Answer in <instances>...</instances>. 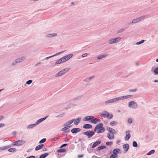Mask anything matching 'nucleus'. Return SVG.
I'll list each match as a JSON object with an SVG mask.
<instances>
[{
	"label": "nucleus",
	"instance_id": "obj_1",
	"mask_svg": "<svg viewBox=\"0 0 158 158\" xmlns=\"http://www.w3.org/2000/svg\"><path fill=\"white\" fill-rule=\"evenodd\" d=\"M103 123H100L98 124L95 127L94 131L98 133H100L105 131V129L103 127Z\"/></svg>",
	"mask_w": 158,
	"mask_h": 158
},
{
	"label": "nucleus",
	"instance_id": "obj_2",
	"mask_svg": "<svg viewBox=\"0 0 158 158\" xmlns=\"http://www.w3.org/2000/svg\"><path fill=\"white\" fill-rule=\"evenodd\" d=\"M128 106L130 108L132 109H136L138 107L137 104L134 101H131L129 102Z\"/></svg>",
	"mask_w": 158,
	"mask_h": 158
},
{
	"label": "nucleus",
	"instance_id": "obj_3",
	"mask_svg": "<svg viewBox=\"0 0 158 158\" xmlns=\"http://www.w3.org/2000/svg\"><path fill=\"white\" fill-rule=\"evenodd\" d=\"M101 117L103 118H108L110 119L112 118L113 115L112 114H109V113L107 111H104L100 114Z\"/></svg>",
	"mask_w": 158,
	"mask_h": 158
},
{
	"label": "nucleus",
	"instance_id": "obj_4",
	"mask_svg": "<svg viewBox=\"0 0 158 158\" xmlns=\"http://www.w3.org/2000/svg\"><path fill=\"white\" fill-rule=\"evenodd\" d=\"M146 18V16H141L139 18H136L135 19H133L131 22H130L129 23V24H134L135 23H137L139 22L140 21L143 20L145 18Z\"/></svg>",
	"mask_w": 158,
	"mask_h": 158
},
{
	"label": "nucleus",
	"instance_id": "obj_5",
	"mask_svg": "<svg viewBox=\"0 0 158 158\" xmlns=\"http://www.w3.org/2000/svg\"><path fill=\"white\" fill-rule=\"evenodd\" d=\"M118 101V97H117L108 100L105 102L104 103L106 105H108L111 103H115Z\"/></svg>",
	"mask_w": 158,
	"mask_h": 158
},
{
	"label": "nucleus",
	"instance_id": "obj_6",
	"mask_svg": "<svg viewBox=\"0 0 158 158\" xmlns=\"http://www.w3.org/2000/svg\"><path fill=\"white\" fill-rule=\"evenodd\" d=\"M69 69L68 68L64 69L61 70V71H60L56 74L55 77H57L61 76L62 75L65 73L66 72H68L69 70Z\"/></svg>",
	"mask_w": 158,
	"mask_h": 158
},
{
	"label": "nucleus",
	"instance_id": "obj_7",
	"mask_svg": "<svg viewBox=\"0 0 158 158\" xmlns=\"http://www.w3.org/2000/svg\"><path fill=\"white\" fill-rule=\"evenodd\" d=\"M83 134L85 135L88 136V138L91 137L92 136L95 134L94 132L93 131H89L86 132H84Z\"/></svg>",
	"mask_w": 158,
	"mask_h": 158
},
{
	"label": "nucleus",
	"instance_id": "obj_8",
	"mask_svg": "<svg viewBox=\"0 0 158 158\" xmlns=\"http://www.w3.org/2000/svg\"><path fill=\"white\" fill-rule=\"evenodd\" d=\"M133 97V95H129L126 96H122L118 97V101L121 100L125 99L127 98H130Z\"/></svg>",
	"mask_w": 158,
	"mask_h": 158
},
{
	"label": "nucleus",
	"instance_id": "obj_9",
	"mask_svg": "<svg viewBox=\"0 0 158 158\" xmlns=\"http://www.w3.org/2000/svg\"><path fill=\"white\" fill-rule=\"evenodd\" d=\"M73 56V54L71 53L63 56V57L65 62H66L71 58Z\"/></svg>",
	"mask_w": 158,
	"mask_h": 158
},
{
	"label": "nucleus",
	"instance_id": "obj_10",
	"mask_svg": "<svg viewBox=\"0 0 158 158\" xmlns=\"http://www.w3.org/2000/svg\"><path fill=\"white\" fill-rule=\"evenodd\" d=\"M130 132L131 131L130 130L127 131L126 132L125 134L126 136L124 138L125 140L128 141L131 137V135L130 133Z\"/></svg>",
	"mask_w": 158,
	"mask_h": 158
},
{
	"label": "nucleus",
	"instance_id": "obj_11",
	"mask_svg": "<svg viewBox=\"0 0 158 158\" xmlns=\"http://www.w3.org/2000/svg\"><path fill=\"white\" fill-rule=\"evenodd\" d=\"M129 148V145L128 144H126L123 145V148L125 151L123 152L124 153H126L128 150Z\"/></svg>",
	"mask_w": 158,
	"mask_h": 158
},
{
	"label": "nucleus",
	"instance_id": "obj_12",
	"mask_svg": "<svg viewBox=\"0 0 158 158\" xmlns=\"http://www.w3.org/2000/svg\"><path fill=\"white\" fill-rule=\"evenodd\" d=\"M154 67H152L151 69V71L154 73L155 75H158V67L154 69Z\"/></svg>",
	"mask_w": 158,
	"mask_h": 158
},
{
	"label": "nucleus",
	"instance_id": "obj_13",
	"mask_svg": "<svg viewBox=\"0 0 158 158\" xmlns=\"http://www.w3.org/2000/svg\"><path fill=\"white\" fill-rule=\"evenodd\" d=\"M81 131V129L78 128H74L71 130V132L72 133L74 134L77 133V132H80Z\"/></svg>",
	"mask_w": 158,
	"mask_h": 158
},
{
	"label": "nucleus",
	"instance_id": "obj_14",
	"mask_svg": "<svg viewBox=\"0 0 158 158\" xmlns=\"http://www.w3.org/2000/svg\"><path fill=\"white\" fill-rule=\"evenodd\" d=\"M101 120L100 119L98 118H94L93 117V118L92 119V120L91 121V122L94 124L97 123H98L100 122Z\"/></svg>",
	"mask_w": 158,
	"mask_h": 158
},
{
	"label": "nucleus",
	"instance_id": "obj_15",
	"mask_svg": "<svg viewBox=\"0 0 158 158\" xmlns=\"http://www.w3.org/2000/svg\"><path fill=\"white\" fill-rule=\"evenodd\" d=\"M65 62V60H64V59L63 57H62L61 58H60L58 60H57L56 62V64H61Z\"/></svg>",
	"mask_w": 158,
	"mask_h": 158
},
{
	"label": "nucleus",
	"instance_id": "obj_16",
	"mask_svg": "<svg viewBox=\"0 0 158 158\" xmlns=\"http://www.w3.org/2000/svg\"><path fill=\"white\" fill-rule=\"evenodd\" d=\"M75 120V119H72L66 123L64 125V126H69V125L72 124Z\"/></svg>",
	"mask_w": 158,
	"mask_h": 158
},
{
	"label": "nucleus",
	"instance_id": "obj_17",
	"mask_svg": "<svg viewBox=\"0 0 158 158\" xmlns=\"http://www.w3.org/2000/svg\"><path fill=\"white\" fill-rule=\"evenodd\" d=\"M25 59V57L23 56L16 59V60L18 63L23 62Z\"/></svg>",
	"mask_w": 158,
	"mask_h": 158
},
{
	"label": "nucleus",
	"instance_id": "obj_18",
	"mask_svg": "<svg viewBox=\"0 0 158 158\" xmlns=\"http://www.w3.org/2000/svg\"><path fill=\"white\" fill-rule=\"evenodd\" d=\"M17 146H21L25 143V141L23 140H18L16 141Z\"/></svg>",
	"mask_w": 158,
	"mask_h": 158
},
{
	"label": "nucleus",
	"instance_id": "obj_19",
	"mask_svg": "<svg viewBox=\"0 0 158 158\" xmlns=\"http://www.w3.org/2000/svg\"><path fill=\"white\" fill-rule=\"evenodd\" d=\"M47 118V117H45L40 119L36 122L35 123V124L36 126L39 124L40 123H41V122L46 119Z\"/></svg>",
	"mask_w": 158,
	"mask_h": 158
},
{
	"label": "nucleus",
	"instance_id": "obj_20",
	"mask_svg": "<svg viewBox=\"0 0 158 158\" xmlns=\"http://www.w3.org/2000/svg\"><path fill=\"white\" fill-rule=\"evenodd\" d=\"M107 56V55L106 54L101 55L98 56V57H97V59L98 60H101L105 58Z\"/></svg>",
	"mask_w": 158,
	"mask_h": 158
},
{
	"label": "nucleus",
	"instance_id": "obj_21",
	"mask_svg": "<svg viewBox=\"0 0 158 158\" xmlns=\"http://www.w3.org/2000/svg\"><path fill=\"white\" fill-rule=\"evenodd\" d=\"M57 34L56 33H52L47 34L45 35V37L47 38H51L54 37H55L57 36Z\"/></svg>",
	"mask_w": 158,
	"mask_h": 158
},
{
	"label": "nucleus",
	"instance_id": "obj_22",
	"mask_svg": "<svg viewBox=\"0 0 158 158\" xmlns=\"http://www.w3.org/2000/svg\"><path fill=\"white\" fill-rule=\"evenodd\" d=\"M107 130L111 134H115L116 133V131H115L114 129L111 128H107Z\"/></svg>",
	"mask_w": 158,
	"mask_h": 158
},
{
	"label": "nucleus",
	"instance_id": "obj_23",
	"mask_svg": "<svg viewBox=\"0 0 158 158\" xmlns=\"http://www.w3.org/2000/svg\"><path fill=\"white\" fill-rule=\"evenodd\" d=\"M92 118H93V116H89L85 117L84 118V120L85 121L89 120H90L91 121L92 120Z\"/></svg>",
	"mask_w": 158,
	"mask_h": 158
},
{
	"label": "nucleus",
	"instance_id": "obj_24",
	"mask_svg": "<svg viewBox=\"0 0 158 158\" xmlns=\"http://www.w3.org/2000/svg\"><path fill=\"white\" fill-rule=\"evenodd\" d=\"M107 137L110 139H113L114 138V134L108 133L107 135Z\"/></svg>",
	"mask_w": 158,
	"mask_h": 158
},
{
	"label": "nucleus",
	"instance_id": "obj_25",
	"mask_svg": "<svg viewBox=\"0 0 158 158\" xmlns=\"http://www.w3.org/2000/svg\"><path fill=\"white\" fill-rule=\"evenodd\" d=\"M92 127V125L89 124H85L83 126V127L84 129H91Z\"/></svg>",
	"mask_w": 158,
	"mask_h": 158
},
{
	"label": "nucleus",
	"instance_id": "obj_26",
	"mask_svg": "<svg viewBox=\"0 0 158 158\" xmlns=\"http://www.w3.org/2000/svg\"><path fill=\"white\" fill-rule=\"evenodd\" d=\"M121 39V38L120 37H118L115 38H113V40L114 41V43H116L119 42Z\"/></svg>",
	"mask_w": 158,
	"mask_h": 158
},
{
	"label": "nucleus",
	"instance_id": "obj_27",
	"mask_svg": "<svg viewBox=\"0 0 158 158\" xmlns=\"http://www.w3.org/2000/svg\"><path fill=\"white\" fill-rule=\"evenodd\" d=\"M81 118H78L76 119H75V120L74 122V124L76 125H77L81 121Z\"/></svg>",
	"mask_w": 158,
	"mask_h": 158
},
{
	"label": "nucleus",
	"instance_id": "obj_28",
	"mask_svg": "<svg viewBox=\"0 0 158 158\" xmlns=\"http://www.w3.org/2000/svg\"><path fill=\"white\" fill-rule=\"evenodd\" d=\"M65 127L63 128L61 130V131H64V132L65 133H68V132L67 131H66L71 126H64Z\"/></svg>",
	"mask_w": 158,
	"mask_h": 158
},
{
	"label": "nucleus",
	"instance_id": "obj_29",
	"mask_svg": "<svg viewBox=\"0 0 158 158\" xmlns=\"http://www.w3.org/2000/svg\"><path fill=\"white\" fill-rule=\"evenodd\" d=\"M101 142L100 141H97L96 142L94 143L92 145V148H94L97 146L98 144L100 143Z\"/></svg>",
	"mask_w": 158,
	"mask_h": 158
},
{
	"label": "nucleus",
	"instance_id": "obj_30",
	"mask_svg": "<svg viewBox=\"0 0 158 158\" xmlns=\"http://www.w3.org/2000/svg\"><path fill=\"white\" fill-rule=\"evenodd\" d=\"M44 146V145L43 144L39 145L36 147L35 150L36 151H38L42 148Z\"/></svg>",
	"mask_w": 158,
	"mask_h": 158
},
{
	"label": "nucleus",
	"instance_id": "obj_31",
	"mask_svg": "<svg viewBox=\"0 0 158 158\" xmlns=\"http://www.w3.org/2000/svg\"><path fill=\"white\" fill-rule=\"evenodd\" d=\"M36 126V125H35V124H31L28 125L27 127V129H30L32 128H34V127H35Z\"/></svg>",
	"mask_w": 158,
	"mask_h": 158
},
{
	"label": "nucleus",
	"instance_id": "obj_32",
	"mask_svg": "<svg viewBox=\"0 0 158 158\" xmlns=\"http://www.w3.org/2000/svg\"><path fill=\"white\" fill-rule=\"evenodd\" d=\"M83 95H79L77 97L74 98L73 100L74 101L77 100L81 99L83 97Z\"/></svg>",
	"mask_w": 158,
	"mask_h": 158
},
{
	"label": "nucleus",
	"instance_id": "obj_33",
	"mask_svg": "<svg viewBox=\"0 0 158 158\" xmlns=\"http://www.w3.org/2000/svg\"><path fill=\"white\" fill-rule=\"evenodd\" d=\"M120 150V149L118 148H116L114 149L113 151V154H117L118 152V151Z\"/></svg>",
	"mask_w": 158,
	"mask_h": 158
},
{
	"label": "nucleus",
	"instance_id": "obj_34",
	"mask_svg": "<svg viewBox=\"0 0 158 158\" xmlns=\"http://www.w3.org/2000/svg\"><path fill=\"white\" fill-rule=\"evenodd\" d=\"M110 124L112 126H114L117 124L118 123L115 121H111L110 123Z\"/></svg>",
	"mask_w": 158,
	"mask_h": 158
},
{
	"label": "nucleus",
	"instance_id": "obj_35",
	"mask_svg": "<svg viewBox=\"0 0 158 158\" xmlns=\"http://www.w3.org/2000/svg\"><path fill=\"white\" fill-rule=\"evenodd\" d=\"M48 155V153H45L44 154H43L41 155L40 156V158H45Z\"/></svg>",
	"mask_w": 158,
	"mask_h": 158
},
{
	"label": "nucleus",
	"instance_id": "obj_36",
	"mask_svg": "<svg viewBox=\"0 0 158 158\" xmlns=\"http://www.w3.org/2000/svg\"><path fill=\"white\" fill-rule=\"evenodd\" d=\"M94 77V76H92L90 77H89L85 79V81H91L92 79Z\"/></svg>",
	"mask_w": 158,
	"mask_h": 158
},
{
	"label": "nucleus",
	"instance_id": "obj_37",
	"mask_svg": "<svg viewBox=\"0 0 158 158\" xmlns=\"http://www.w3.org/2000/svg\"><path fill=\"white\" fill-rule=\"evenodd\" d=\"M106 148V147L105 146H101L98 148L97 150L99 151L101 150H102L104 148Z\"/></svg>",
	"mask_w": 158,
	"mask_h": 158
},
{
	"label": "nucleus",
	"instance_id": "obj_38",
	"mask_svg": "<svg viewBox=\"0 0 158 158\" xmlns=\"http://www.w3.org/2000/svg\"><path fill=\"white\" fill-rule=\"evenodd\" d=\"M155 152V150H151L150 151H149L147 154V155H149L151 154H152L154 153Z\"/></svg>",
	"mask_w": 158,
	"mask_h": 158
},
{
	"label": "nucleus",
	"instance_id": "obj_39",
	"mask_svg": "<svg viewBox=\"0 0 158 158\" xmlns=\"http://www.w3.org/2000/svg\"><path fill=\"white\" fill-rule=\"evenodd\" d=\"M66 150L65 149H60L58 150L57 152L60 153H63L65 152Z\"/></svg>",
	"mask_w": 158,
	"mask_h": 158
},
{
	"label": "nucleus",
	"instance_id": "obj_40",
	"mask_svg": "<svg viewBox=\"0 0 158 158\" xmlns=\"http://www.w3.org/2000/svg\"><path fill=\"white\" fill-rule=\"evenodd\" d=\"M64 115H65V113H62V114H60L59 115H57V116H56V117L58 118H61L63 116H64Z\"/></svg>",
	"mask_w": 158,
	"mask_h": 158
},
{
	"label": "nucleus",
	"instance_id": "obj_41",
	"mask_svg": "<svg viewBox=\"0 0 158 158\" xmlns=\"http://www.w3.org/2000/svg\"><path fill=\"white\" fill-rule=\"evenodd\" d=\"M132 146L134 147H137L138 145L137 142L135 141H134L132 143Z\"/></svg>",
	"mask_w": 158,
	"mask_h": 158
},
{
	"label": "nucleus",
	"instance_id": "obj_42",
	"mask_svg": "<svg viewBox=\"0 0 158 158\" xmlns=\"http://www.w3.org/2000/svg\"><path fill=\"white\" fill-rule=\"evenodd\" d=\"M16 149L14 148H10L8 150V151L10 152H13L15 151Z\"/></svg>",
	"mask_w": 158,
	"mask_h": 158
},
{
	"label": "nucleus",
	"instance_id": "obj_43",
	"mask_svg": "<svg viewBox=\"0 0 158 158\" xmlns=\"http://www.w3.org/2000/svg\"><path fill=\"white\" fill-rule=\"evenodd\" d=\"M108 43L110 44H114L113 38L110 39L108 40Z\"/></svg>",
	"mask_w": 158,
	"mask_h": 158
},
{
	"label": "nucleus",
	"instance_id": "obj_44",
	"mask_svg": "<svg viewBox=\"0 0 158 158\" xmlns=\"http://www.w3.org/2000/svg\"><path fill=\"white\" fill-rule=\"evenodd\" d=\"M64 51H61V52H58V53H56V54H55V55H52V56H53V57H54V56H57V55H60V54H61V53H62Z\"/></svg>",
	"mask_w": 158,
	"mask_h": 158
},
{
	"label": "nucleus",
	"instance_id": "obj_45",
	"mask_svg": "<svg viewBox=\"0 0 158 158\" xmlns=\"http://www.w3.org/2000/svg\"><path fill=\"white\" fill-rule=\"evenodd\" d=\"M46 141V139L45 138H43L40 141V142H39V143H42L45 142Z\"/></svg>",
	"mask_w": 158,
	"mask_h": 158
},
{
	"label": "nucleus",
	"instance_id": "obj_46",
	"mask_svg": "<svg viewBox=\"0 0 158 158\" xmlns=\"http://www.w3.org/2000/svg\"><path fill=\"white\" fill-rule=\"evenodd\" d=\"M144 41H145L144 40H142L141 41H140L139 42H136V44L137 45H139L140 44H141L144 43Z\"/></svg>",
	"mask_w": 158,
	"mask_h": 158
},
{
	"label": "nucleus",
	"instance_id": "obj_47",
	"mask_svg": "<svg viewBox=\"0 0 158 158\" xmlns=\"http://www.w3.org/2000/svg\"><path fill=\"white\" fill-rule=\"evenodd\" d=\"M127 122L130 124L132 123V119L131 118H128L127 120Z\"/></svg>",
	"mask_w": 158,
	"mask_h": 158
},
{
	"label": "nucleus",
	"instance_id": "obj_48",
	"mask_svg": "<svg viewBox=\"0 0 158 158\" xmlns=\"http://www.w3.org/2000/svg\"><path fill=\"white\" fill-rule=\"evenodd\" d=\"M113 143L111 142H106V145L107 146H111Z\"/></svg>",
	"mask_w": 158,
	"mask_h": 158
},
{
	"label": "nucleus",
	"instance_id": "obj_49",
	"mask_svg": "<svg viewBox=\"0 0 158 158\" xmlns=\"http://www.w3.org/2000/svg\"><path fill=\"white\" fill-rule=\"evenodd\" d=\"M32 82V80H29L27 81L26 82V84L27 85H30Z\"/></svg>",
	"mask_w": 158,
	"mask_h": 158
},
{
	"label": "nucleus",
	"instance_id": "obj_50",
	"mask_svg": "<svg viewBox=\"0 0 158 158\" xmlns=\"http://www.w3.org/2000/svg\"><path fill=\"white\" fill-rule=\"evenodd\" d=\"M17 63H18L17 62V61H16V60H15V61L11 64V66H15L17 64Z\"/></svg>",
	"mask_w": 158,
	"mask_h": 158
},
{
	"label": "nucleus",
	"instance_id": "obj_51",
	"mask_svg": "<svg viewBox=\"0 0 158 158\" xmlns=\"http://www.w3.org/2000/svg\"><path fill=\"white\" fill-rule=\"evenodd\" d=\"M136 91V89H130L129 90V91L131 92H135Z\"/></svg>",
	"mask_w": 158,
	"mask_h": 158
},
{
	"label": "nucleus",
	"instance_id": "obj_52",
	"mask_svg": "<svg viewBox=\"0 0 158 158\" xmlns=\"http://www.w3.org/2000/svg\"><path fill=\"white\" fill-rule=\"evenodd\" d=\"M87 55H88L87 53H85L81 55V56L82 57H86L87 56Z\"/></svg>",
	"mask_w": 158,
	"mask_h": 158
},
{
	"label": "nucleus",
	"instance_id": "obj_53",
	"mask_svg": "<svg viewBox=\"0 0 158 158\" xmlns=\"http://www.w3.org/2000/svg\"><path fill=\"white\" fill-rule=\"evenodd\" d=\"M59 139L58 137H55L53 138L52 139V141H56V140H57Z\"/></svg>",
	"mask_w": 158,
	"mask_h": 158
},
{
	"label": "nucleus",
	"instance_id": "obj_54",
	"mask_svg": "<svg viewBox=\"0 0 158 158\" xmlns=\"http://www.w3.org/2000/svg\"><path fill=\"white\" fill-rule=\"evenodd\" d=\"M125 29H120L118 31V33L122 32Z\"/></svg>",
	"mask_w": 158,
	"mask_h": 158
},
{
	"label": "nucleus",
	"instance_id": "obj_55",
	"mask_svg": "<svg viewBox=\"0 0 158 158\" xmlns=\"http://www.w3.org/2000/svg\"><path fill=\"white\" fill-rule=\"evenodd\" d=\"M41 64V63L40 62H38V63H37L35 65V67H37L38 66L40 65Z\"/></svg>",
	"mask_w": 158,
	"mask_h": 158
},
{
	"label": "nucleus",
	"instance_id": "obj_56",
	"mask_svg": "<svg viewBox=\"0 0 158 158\" xmlns=\"http://www.w3.org/2000/svg\"><path fill=\"white\" fill-rule=\"evenodd\" d=\"M52 57H53V56H48V57H46L45 58V59H44V60H48L49 59L51 58H52Z\"/></svg>",
	"mask_w": 158,
	"mask_h": 158
},
{
	"label": "nucleus",
	"instance_id": "obj_57",
	"mask_svg": "<svg viewBox=\"0 0 158 158\" xmlns=\"http://www.w3.org/2000/svg\"><path fill=\"white\" fill-rule=\"evenodd\" d=\"M67 144H66V143H65V144H62L60 147V148H63L66 146H67Z\"/></svg>",
	"mask_w": 158,
	"mask_h": 158
},
{
	"label": "nucleus",
	"instance_id": "obj_58",
	"mask_svg": "<svg viewBox=\"0 0 158 158\" xmlns=\"http://www.w3.org/2000/svg\"><path fill=\"white\" fill-rule=\"evenodd\" d=\"M64 140L65 141H68L69 140V139H67L66 138H64Z\"/></svg>",
	"mask_w": 158,
	"mask_h": 158
},
{
	"label": "nucleus",
	"instance_id": "obj_59",
	"mask_svg": "<svg viewBox=\"0 0 158 158\" xmlns=\"http://www.w3.org/2000/svg\"><path fill=\"white\" fill-rule=\"evenodd\" d=\"M114 154H113L112 153L110 156V157L109 158H115L114 156Z\"/></svg>",
	"mask_w": 158,
	"mask_h": 158
},
{
	"label": "nucleus",
	"instance_id": "obj_60",
	"mask_svg": "<svg viewBox=\"0 0 158 158\" xmlns=\"http://www.w3.org/2000/svg\"><path fill=\"white\" fill-rule=\"evenodd\" d=\"M5 124L3 123H1V124H0V128L3 127V126H5Z\"/></svg>",
	"mask_w": 158,
	"mask_h": 158
},
{
	"label": "nucleus",
	"instance_id": "obj_61",
	"mask_svg": "<svg viewBox=\"0 0 158 158\" xmlns=\"http://www.w3.org/2000/svg\"><path fill=\"white\" fill-rule=\"evenodd\" d=\"M28 158H35V157L34 156H31L29 157Z\"/></svg>",
	"mask_w": 158,
	"mask_h": 158
},
{
	"label": "nucleus",
	"instance_id": "obj_62",
	"mask_svg": "<svg viewBox=\"0 0 158 158\" xmlns=\"http://www.w3.org/2000/svg\"><path fill=\"white\" fill-rule=\"evenodd\" d=\"M16 142H17L16 141L13 142V145H17V143H16Z\"/></svg>",
	"mask_w": 158,
	"mask_h": 158
},
{
	"label": "nucleus",
	"instance_id": "obj_63",
	"mask_svg": "<svg viewBox=\"0 0 158 158\" xmlns=\"http://www.w3.org/2000/svg\"><path fill=\"white\" fill-rule=\"evenodd\" d=\"M83 156V155H79L78 156V158H81Z\"/></svg>",
	"mask_w": 158,
	"mask_h": 158
},
{
	"label": "nucleus",
	"instance_id": "obj_64",
	"mask_svg": "<svg viewBox=\"0 0 158 158\" xmlns=\"http://www.w3.org/2000/svg\"><path fill=\"white\" fill-rule=\"evenodd\" d=\"M114 156L115 158H117L118 156V155L117 154H114Z\"/></svg>",
	"mask_w": 158,
	"mask_h": 158
}]
</instances>
